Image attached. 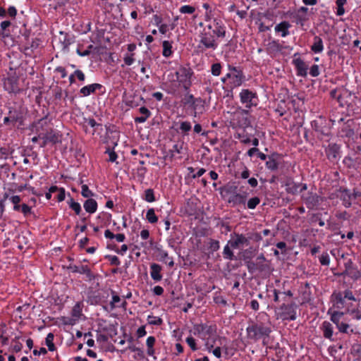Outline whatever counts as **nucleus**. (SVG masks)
<instances>
[{
  "label": "nucleus",
  "mask_w": 361,
  "mask_h": 361,
  "mask_svg": "<svg viewBox=\"0 0 361 361\" xmlns=\"http://www.w3.org/2000/svg\"><path fill=\"white\" fill-rule=\"evenodd\" d=\"M334 307L338 310L345 309L346 312L351 311V303H347L346 300L343 297L342 292L334 293L332 295Z\"/></svg>",
  "instance_id": "11"
},
{
  "label": "nucleus",
  "mask_w": 361,
  "mask_h": 361,
  "mask_svg": "<svg viewBox=\"0 0 361 361\" xmlns=\"http://www.w3.org/2000/svg\"><path fill=\"white\" fill-rule=\"evenodd\" d=\"M225 36L226 27L220 20L215 19L200 32L197 49L201 52L215 51L219 47V39Z\"/></svg>",
  "instance_id": "1"
},
{
  "label": "nucleus",
  "mask_w": 361,
  "mask_h": 361,
  "mask_svg": "<svg viewBox=\"0 0 361 361\" xmlns=\"http://www.w3.org/2000/svg\"><path fill=\"white\" fill-rule=\"evenodd\" d=\"M290 24L288 21H282L275 26L274 30L276 32L279 33L282 37L288 36Z\"/></svg>",
  "instance_id": "24"
},
{
  "label": "nucleus",
  "mask_w": 361,
  "mask_h": 361,
  "mask_svg": "<svg viewBox=\"0 0 361 361\" xmlns=\"http://www.w3.org/2000/svg\"><path fill=\"white\" fill-rule=\"evenodd\" d=\"M280 155L277 153H274L268 156V159L265 163L267 169L271 171H276L279 165Z\"/></svg>",
  "instance_id": "20"
},
{
  "label": "nucleus",
  "mask_w": 361,
  "mask_h": 361,
  "mask_svg": "<svg viewBox=\"0 0 361 361\" xmlns=\"http://www.w3.org/2000/svg\"><path fill=\"white\" fill-rule=\"evenodd\" d=\"M328 314H330L331 321L336 326L341 322V317L344 315V312L339 311H332L331 309L329 310Z\"/></svg>",
  "instance_id": "35"
},
{
  "label": "nucleus",
  "mask_w": 361,
  "mask_h": 361,
  "mask_svg": "<svg viewBox=\"0 0 361 361\" xmlns=\"http://www.w3.org/2000/svg\"><path fill=\"white\" fill-rule=\"evenodd\" d=\"M82 305L81 302H78L75 304L73 306L72 311H71V316L75 317L78 318H81L82 316Z\"/></svg>",
  "instance_id": "36"
},
{
  "label": "nucleus",
  "mask_w": 361,
  "mask_h": 361,
  "mask_svg": "<svg viewBox=\"0 0 361 361\" xmlns=\"http://www.w3.org/2000/svg\"><path fill=\"white\" fill-rule=\"evenodd\" d=\"M147 322L150 325H157L159 326L162 324L163 320L159 317H155L153 315H149L147 317Z\"/></svg>",
  "instance_id": "47"
},
{
  "label": "nucleus",
  "mask_w": 361,
  "mask_h": 361,
  "mask_svg": "<svg viewBox=\"0 0 361 361\" xmlns=\"http://www.w3.org/2000/svg\"><path fill=\"white\" fill-rule=\"evenodd\" d=\"M298 56H299L298 53L294 54L292 63L295 68L297 75L305 78L307 75L308 66L301 58L297 57Z\"/></svg>",
  "instance_id": "12"
},
{
  "label": "nucleus",
  "mask_w": 361,
  "mask_h": 361,
  "mask_svg": "<svg viewBox=\"0 0 361 361\" xmlns=\"http://www.w3.org/2000/svg\"><path fill=\"white\" fill-rule=\"evenodd\" d=\"M209 247L213 250V251H216L219 249L220 247V245H219V242L216 240H212L209 243Z\"/></svg>",
  "instance_id": "64"
},
{
  "label": "nucleus",
  "mask_w": 361,
  "mask_h": 361,
  "mask_svg": "<svg viewBox=\"0 0 361 361\" xmlns=\"http://www.w3.org/2000/svg\"><path fill=\"white\" fill-rule=\"evenodd\" d=\"M343 297L345 299V300H353V301H356V299L353 293V292L350 290H345L343 293Z\"/></svg>",
  "instance_id": "56"
},
{
  "label": "nucleus",
  "mask_w": 361,
  "mask_h": 361,
  "mask_svg": "<svg viewBox=\"0 0 361 361\" xmlns=\"http://www.w3.org/2000/svg\"><path fill=\"white\" fill-rule=\"evenodd\" d=\"M179 12L183 14H192L195 12V8L190 5H183L180 7Z\"/></svg>",
  "instance_id": "46"
},
{
  "label": "nucleus",
  "mask_w": 361,
  "mask_h": 361,
  "mask_svg": "<svg viewBox=\"0 0 361 361\" xmlns=\"http://www.w3.org/2000/svg\"><path fill=\"white\" fill-rule=\"evenodd\" d=\"M319 262L322 265L328 266L330 263L329 255L327 252H324L319 257Z\"/></svg>",
  "instance_id": "53"
},
{
  "label": "nucleus",
  "mask_w": 361,
  "mask_h": 361,
  "mask_svg": "<svg viewBox=\"0 0 361 361\" xmlns=\"http://www.w3.org/2000/svg\"><path fill=\"white\" fill-rule=\"evenodd\" d=\"M283 49H292L289 46H283L279 40H272L267 45V51L271 56H275L279 53L281 52Z\"/></svg>",
  "instance_id": "14"
},
{
  "label": "nucleus",
  "mask_w": 361,
  "mask_h": 361,
  "mask_svg": "<svg viewBox=\"0 0 361 361\" xmlns=\"http://www.w3.org/2000/svg\"><path fill=\"white\" fill-rule=\"evenodd\" d=\"M279 317L282 320L293 321L296 319V306L295 303L283 304L279 307Z\"/></svg>",
  "instance_id": "9"
},
{
  "label": "nucleus",
  "mask_w": 361,
  "mask_h": 361,
  "mask_svg": "<svg viewBox=\"0 0 361 361\" xmlns=\"http://www.w3.org/2000/svg\"><path fill=\"white\" fill-rule=\"evenodd\" d=\"M216 326L207 323L196 324L191 332L204 341L206 349L210 352L216 338Z\"/></svg>",
  "instance_id": "3"
},
{
  "label": "nucleus",
  "mask_w": 361,
  "mask_h": 361,
  "mask_svg": "<svg viewBox=\"0 0 361 361\" xmlns=\"http://www.w3.org/2000/svg\"><path fill=\"white\" fill-rule=\"evenodd\" d=\"M320 73L319 66L312 65L310 70V74L312 77H317Z\"/></svg>",
  "instance_id": "59"
},
{
  "label": "nucleus",
  "mask_w": 361,
  "mask_h": 361,
  "mask_svg": "<svg viewBox=\"0 0 361 361\" xmlns=\"http://www.w3.org/2000/svg\"><path fill=\"white\" fill-rule=\"evenodd\" d=\"M87 265H82L80 267H78L76 265L70 266L69 269H71L72 272L73 273H79L81 274H83L82 269L85 270L87 269Z\"/></svg>",
  "instance_id": "58"
},
{
  "label": "nucleus",
  "mask_w": 361,
  "mask_h": 361,
  "mask_svg": "<svg viewBox=\"0 0 361 361\" xmlns=\"http://www.w3.org/2000/svg\"><path fill=\"white\" fill-rule=\"evenodd\" d=\"M228 69L229 72L226 73V78H228V81L226 86L233 90L243 84L245 77L243 71L236 66L228 65Z\"/></svg>",
  "instance_id": "5"
},
{
  "label": "nucleus",
  "mask_w": 361,
  "mask_h": 361,
  "mask_svg": "<svg viewBox=\"0 0 361 361\" xmlns=\"http://www.w3.org/2000/svg\"><path fill=\"white\" fill-rule=\"evenodd\" d=\"M173 42L169 40H164L162 42V55L165 58H169L172 56L173 51Z\"/></svg>",
  "instance_id": "28"
},
{
  "label": "nucleus",
  "mask_w": 361,
  "mask_h": 361,
  "mask_svg": "<svg viewBox=\"0 0 361 361\" xmlns=\"http://www.w3.org/2000/svg\"><path fill=\"white\" fill-rule=\"evenodd\" d=\"M247 338L257 341L262 339L264 341L269 336L271 329L269 325L263 323L253 322L246 328Z\"/></svg>",
  "instance_id": "4"
},
{
  "label": "nucleus",
  "mask_w": 361,
  "mask_h": 361,
  "mask_svg": "<svg viewBox=\"0 0 361 361\" xmlns=\"http://www.w3.org/2000/svg\"><path fill=\"white\" fill-rule=\"evenodd\" d=\"M9 201L13 204V209L17 212H21L25 217L32 214V208L25 203L20 204L21 197L19 195H12L9 197Z\"/></svg>",
  "instance_id": "8"
},
{
  "label": "nucleus",
  "mask_w": 361,
  "mask_h": 361,
  "mask_svg": "<svg viewBox=\"0 0 361 361\" xmlns=\"http://www.w3.org/2000/svg\"><path fill=\"white\" fill-rule=\"evenodd\" d=\"M257 269L260 272L270 273L271 266L267 262V259L263 254H260L256 259Z\"/></svg>",
  "instance_id": "21"
},
{
  "label": "nucleus",
  "mask_w": 361,
  "mask_h": 361,
  "mask_svg": "<svg viewBox=\"0 0 361 361\" xmlns=\"http://www.w3.org/2000/svg\"><path fill=\"white\" fill-rule=\"evenodd\" d=\"M161 270L162 268L159 264L156 263L150 264V276L154 281H160L162 279Z\"/></svg>",
  "instance_id": "23"
},
{
  "label": "nucleus",
  "mask_w": 361,
  "mask_h": 361,
  "mask_svg": "<svg viewBox=\"0 0 361 361\" xmlns=\"http://www.w3.org/2000/svg\"><path fill=\"white\" fill-rule=\"evenodd\" d=\"M247 200V193L232 192L228 198V202L232 206L245 204Z\"/></svg>",
  "instance_id": "15"
},
{
  "label": "nucleus",
  "mask_w": 361,
  "mask_h": 361,
  "mask_svg": "<svg viewBox=\"0 0 361 361\" xmlns=\"http://www.w3.org/2000/svg\"><path fill=\"white\" fill-rule=\"evenodd\" d=\"M319 329L322 333L323 337L331 341H334V326L328 321H324L319 326Z\"/></svg>",
  "instance_id": "16"
},
{
  "label": "nucleus",
  "mask_w": 361,
  "mask_h": 361,
  "mask_svg": "<svg viewBox=\"0 0 361 361\" xmlns=\"http://www.w3.org/2000/svg\"><path fill=\"white\" fill-rule=\"evenodd\" d=\"M355 197L350 192L349 190H343L341 192V200L345 207H350L352 204V200Z\"/></svg>",
  "instance_id": "32"
},
{
  "label": "nucleus",
  "mask_w": 361,
  "mask_h": 361,
  "mask_svg": "<svg viewBox=\"0 0 361 361\" xmlns=\"http://www.w3.org/2000/svg\"><path fill=\"white\" fill-rule=\"evenodd\" d=\"M235 137L239 139L240 142L243 144H249L251 142V135L245 133L244 130L243 133H238L235 135Z\"/></svg>",
  "instance_id": "38"
},
{
  "label": "nucleus",
  "mask_w": 361,
  "mask_h": 361,
  "mask_svg": "<svg viewBox=\"0 0 361 361\" xmlns=\"http://www.w3.org/2000/svg\"><path fill=\"white\" fill-rule=\"evenodd\" d=\"M108 144V146L106 147L105 153L108 154L109 159L108 161L110 162H114L118 158L116 153L114 152V149L118 145V138L114 137L111 140V143L109 141H105Z\"/></svg>",
  "instance_id": "19"
},
{
  "label": "nucleus",
  "mask_w": 361,
  "mask_h": 361,
  "mask_svg": "<svg viewBox=\"0 0 361 361\" xmlns=\"http://www.w3.org/2000/svg\"><path fill=\"white\" fill-rule=\"evenodd\" d=\"M74 75H75L76 78L81 82H84L85 80V75L84 73L81 70H75L74 71Z\"/></svg>",
  "instance_id": "61"
},
{
  "label": "nucleus",
  "mask_w": 361,
  "mask_h": 361,
  "mask_svg": "<svg viewBox=\"0 0 361 361\" xmlns=\"http://www.w3.org/2000/svg\"><path fill=\"white\" fill-rule=\"evenodd\" d=\"M236 119L238 121V125L239 127L245 130V128L250 127V121L248 117V111L247 110H243L241 113L238 114L236 116Z\"/></svg>",
  "instance_id": "22"
},
{
  "label": "nucleus",
  "mask_w": 361,
  "mask_h": 361,
  "mask_svg": "<svg viewBox=\"0 0 361 361\" xmlns=\"http://www.w3.org/2000/svg\"><path fill=\"white\" fill-rule=\"evenodd\" d=\"M184 103L192 110L194 117L203 114L205 111V102L201 97H195L192 94H188L185 97Z\"/></svg>",
  "instance_id": "6"
},
{
  "label": "nucleus",
  "mask_w": 361,
  "mask_h": 361,
  "mask_svg": "<svg viewBox=\"0 0 361 361\" xmlns=\"http://www.w3.org/2000/svg\"><path fill=\"white\" fill-rule=\"evenodd\" d=\"M140 113L142 114L141 116H138L135 118V122L136 123H145L148 118L151 116L150 111L145 106H142L139 109Z\"/></svg>",
  "instance_id": "29"
},
{
  "label": "nucleus",
  "mask_w": 361,
  "mask_h": 361,
  "mask_svg": "<svg viewBox=\"0 0 361 361\" xmlns=\"http://www.w3.org/2000/svg\"><path fill=\"white\" fill-rule=\"evenodd\" d=\"M228 244L233 249L241 250L250 244V240L243 234L233 233L231 234V239Z\"/></svg>",
  "instance_id": "10"
},
{
  "label": "nucleus",
  "mask_w": 361,
  "mask_h": 361,
  "mask_svg": "<svg viewBox=\"0 0 361 361\" xmlns=\"http://www.w3.org/2000/svg\"><path fill=\"white\" fill-rule=\"evenodd\" d=\"M157 255L161 262H163L169 265V267H172L174 265V262L172 257L169 256V253L166 250H164L161 248L157 249Z\"/></svg>",
  "instance_id": "26"
},
{
  "label": "nucleus",
  "mask_w": 361,
  "mask_h": 361,
  "mask_svg": "<svg viewBox=\"0 0 361 361\" xmlns=\"http://www.w3.org/2000/svg\"><path fill=\"white\" fill-rule=\"evenodd\" d=\"M347 0H336V12L338 16H342L345 13L344 5L346 4Z\"/></svg>",
  "instance_id": "39"
},
{
  "label": "nucleus",
  "mask_w": 361,
  "mask_h": 361,
  "mask_svg": "<svg viewBox=\"0 0 361 361\" xmlns=\"http://www.w3.org/2000/svg\"><path fill=\"white\" fill-rule=\"evenodd\" d=\"M106 258L109 259L111 265L118 266L121 264L118 257L116 255H106Z\"/></svg>",
  "instance_id": "57"
},
{
  "label": "nucleus",
  "mask_w": 361,
  "mask_h": 361,
  "mask_svg": "<svg viewBox=\"0 0 361 361\" xmlns=\"http://www.w3.org/2000/svg\"><path fill=\"white\" fill-rule=\"evenodd\" d=\"M302 198L307 207L309 209H314L318 207L322 201L320 196L312 192H308L307 195H303Z\"/></svg>",
  "instance_id": "13"
},
{
  "label": "nucleus",
  "mask_w": 361,
  "mask_h": 361,
  "mask_svg": "<svg viewBox=\"0 0 361 361\" xmlns=\"http://www.w3.org/2000/svg\"><path fill=\"white\" fill-rule=\"evenodd\" d=\"M307 190V185L296 183L293 180H289L286 183V190L288 193L295 195L298 192Z\"/></svg>",
  "instance_id": "18"
},
{
  "label": "nucleus",
  "mask_w": 361,
  "mask_h": 361,
  "mask_svg": "<svg viewBox=\"0 0 361 361\" xmlns=\"http://www.w3.org/2000/svg\"><path fill=\"white\" fill-rule=\"evenodd\" d=\"M343 348L342 345H340L338 347L336 345H330L327 350L330 356L335 357L336 353H338V350H341Z\"/></svg>",
  "instance_id": "54"
},
{
  "label": "nucleus",
  "mask_w": 361,
  "mask_h": 361,
  "mask_svg": "<svg viewBox=\"0 0 361 361\" xmlns=\"http://www.w3.org/2000/svg\"><path fill=\"white\" fill-rule=\"evenodd\" d=\"M102 87V85L99 83H93L82 87L80 90V94L83 97H87L91 94L94 93L97 90H99Z\"/></svg>",
  "instance_id": "25"
},
{
  "label": "nucleus",
  "mask_w": 361,
  "mask_h": 361,
  "mask_svg": "<svg viewBox=\"0 0 361 361\" xmlns=\"http://www.w3.org/2000/svg\"><path fill=\"white\" fill-rule=\"evenodd\" d=\"M194 74L193 71L189 66H180L176 71V79H173V75H171L172 80L170 88L167 90L169 94H175L179 87H182L185 92L189 91L192 85V77Z\"/></svg>",
  "instance_id": "2"
},
{
  "label": "nucleus",
  "mask_w": 361,
  "mask_h": 361,
  "mask_svg": "<svg viewBox=\"0 0 361 361\" xmlns=\"http://www.w3.org/2000/svg\"><path fill=\"white\" fill-rule=\"evenodd\" d=\"M259 203L260 199L258 197H252L247 201V208L250 209H254Z\"/></svg>",
  "instance_id": "49"
},
{
  "label": "nucleus",
  "mask_w": 361,
  "mask_h": 361,
  "mask_svg": "<svg viewBox=\"0 0 361 361\" xmlns=\"http://www.w3.org/2000/svg\"><path fill=\"white\" fill-rule=\"evenodd\" d=\"M81 195L82 197L86 198H91L94 196V193L92 190H90L87 185H82L81 186Z\"/></svg>",
  "instance_id": "48"
},
{
  "label": "nucleus",
  "mask_w": 361,
  "mask_h": 361,
  "mask_svg": "<svg viewBox=\"0 0 361 361\" xmlns=\"http://www.w3.org/2000/svg\"><path fill=\"white\" fill-rule=\"evenodd\" d=\"M338 329V331L342 334H345L348 335H351L353 334H356V331L350 327V326L343 322H340L338 325L336 326Z\"/></svg>",
  "instance_id": "33"
},
{
  "label": "nucleus",
  "mask_w": 361,
  "mask_h": 361,
  "mask_svg": "<svg viewBox=\"0 0 361 361\" xmlns=\"http://www.w3.org/2000/svg\"><path fill=\"white\" fill-rule=\"evenodd\" d=\"M69 207L73 209L76 214H79L81 212V206L80 203L74 201L73 198H71L70 201L68 202Z\"/></svg>",
  "instance_id": "45"
},
{
  "label": "nucleus",
  "mask_w": 361,
  "mask_h": 361,
  "mask_svg": "<svg viewBox=\"0 0 361 361\" xmlns=\"http://www.w3.org/2000/svg\"><path fill=\"white\" fill-rule=\"evenodd\" d=\"M5 90L9 93H16L19 91L18 78L14 76L8 77L4 82Z\"/></svg>",
  "instance_id": "17"
},
{
  "label": "nucleus",
  "mask_w": 361,
  "mask_h": 361,
  "mask_svg": "<svg viewBox=\"0 0 361 361\" xmlns=\"http://www.w3.org/2000/svg\"><path fill=\"white\" fill-rule=\"evenodd\" d=\"M239 97L241 104L247 109L255 107L259 104V98L257 93L249 89L241 90Z\"/></svg>",
  "instance_id": "7"
},
{
  "label": "nucleus",
  "mask_w": 361,
  "mask_h": 361,
  "mask_svg": "<svg viewBox=\"0 0 361 361\" xmlns=\"http://www.w3.org/2000/svg\"><path fill=\"white\" fill-rule=\"evenodd\" d=\"M348 313H350L351 315H353V318L356 319L357 320H360L361 319V310L358 308L355 309L352 306L351 311L348 312Z\"/></svg>",
  "instance_id": "55"
},
{
  "label": "nucleus",
  "mask_w": 361,
  "mask_h": 361,
  "mask_svg": "<svg viewBox=\"0 0 361 361\" xmlns=\"http://www.w3.org/2000/svg\"><path fill=\"white\" fill-rule=\"evenodd\" d=\"M20 338V336H16L12 341V343H13L12 345V348L13 350L16 353L20 352L22 350L23 345L18 341Z\"/></svg>",
  "instance_id": "44"
},
{
  "label": "nucleus",
  "mask_w": 361,
  "mask_h": 361,
  "mask_svg": "<svg viewBox=\"0 0 361 361\" xmlns=\"http://www.w3.org/2000/svg\"><path fill=\"white\" fill-rule=\"evenodd\" d=\"M311 50L314 54L322 53L324 50V44L322 39L319 36L314 37V42L311 46Z\"/></svg>",
  "instance_id": "30"
},
{
  "label": "nucleus",
  "mask_w": 361,
  "mask_h": 361,
  "mask_svg": "<svg viewBox=\"0 0 361 361\" xmlns=\"http://www.w3.org/2000/svg\"><path fill=\"white\" fill-rule=\"evenodd\" d=\"M185 341L192 351H196L198 349L197 347L196 341L192 336L187 337Z\"/></svg>",
  "instance_id": "52"
},
{
  "label": "nucleus",
  "mask_w": 361,
  "mask_h": 361,
  "mask_svg": "<svg viewBox=\"0 0 361 361\" xmlns=\"http://www.w3.org/2000/svg\"><path fill=\"white\" fill-rule=\"evenodd\" d=\"M54 336L52 333H49L45 338V344L49 351H54L56 350L54 343Z\"/></svg>",
  "instance_id": "40"
},
{
  "label": "nucleus",
  "mask_w": 361,
  "mask_h": 361,
  "mask_svg": "<svg viewBox=\"0 0 361 361\" xmlns=\"http://www.w3.org/2000/svg\"><path fill=\"white\" fill-rule=\"evenodd\" d=\"M111 294H112V299H111V301L110 302L111 310H114L116 307H124L126 306V300H123L122 301V302H121V298H120L119 295H118L114 291H111Z\"/></svg>",
  "instance_id": "27"
},
{
  "label": "nucleus",
  "mask_w": 361,
  "mask_h": 361,
  "mask_svg": "<svg viewBox=\"0 0 361 361\" xmlns=\"http://www.w3.org/2000/svg\"><path fill=\"white\" fill-rule=\"evenodd\" d=\"M156 339L154 336H149L147 338L146 341V345H147V354L149 356L154 357V359H156L155 355V350L154 348V345L155 344Z\"/></svg>",
  "instance_id": "34"
},
{
  "label": "nucleus",
  "mask_w": 361,
  "mask_h": 361,
  "mask_svg": "<svg viewBox=\"0 0 361 361\" xmlns=\"http://www.w3.org/2000/svg\"><path fill=\"white\" fill-rule=\"evenodd\" d=\"M142 199L147 202H154L156 201V198L154 196V192L153 189L148 188L145 190L144 195L142 196Z\"/></svg>",
  "instance_id": "37"
},
{
  "label": "nucleus",
  "mask_w": 361,
  "mask_h": 361,
  "mask_svg": "<svg viewBox=\"0 0 361 361\" xmlns=\"http://www.w3.org/2000/svg\"><path fill=\"white\" fill-rule=\"evenodd\" d=\"M221 66L219 63H216L212 65L211 72L214 76H219L221 74Z\"/></svg>",
  "instance_id": "51"
},
{
  "label": "nucleus",
  "mask_w": 361,
  "mask_h": 361,
  "mask_svg": "<svg viewBox=\"0 0 361 361\" xmlns=\"http://www.w3.org/2000/svg\"><path fill=\"white\" fill-rule=\"evenodd\" d=\"M85 210L90 214H94L97 209V202L92 198L87 199L83 204Z\"/></svg>",
  "instance_id": "31"
},
{
  "label": "nucleus",
  "mask_w": 361,
  "mask_h": 361,
  "mask_svg": "<svg viewBox=\"0 0 361 361\" xmlns=\"http://www.w3.org/2000/svg\"><path fill=\"white\" fill-rule=\"evenodd\" d=\"M159 32L162 35H166L168 31H170L169 26L168 24L162 23L159 27Z\"/></svg>",
  "instance_id": "62"
},
{
  "label": "nucleus",
  "mask_w": 361,
  "mask_h": 361,
  "mask_svg": "<svg viewBox=\"0 0 361 361\" xmlns=\"http://www.w3.org/2000/svg\"><path fill=\"white\" fill-rule=\"evenodd\" d=\"M123 61H124V63L126 65L131 66L135 61V59L133 58V54H126L123 58Z\"/></svg>",
  "instance_id": "60"
},
{
  "label": "nucleus",
  "mask_w": 361,
  "mask_h": 361,
  "mask_svg": "<svg viewBox=\"0 0 361 361\" xmlns=\"http://www.w3.org/2000/svg\"><path fill=\"white\" fill-rule=\"evenodd\" d=\"M179 129L182 133H188L192 129V125L189 121H182L180 123Z\"/></svg>",
  "instance_id": "50"
},
{
  "label": "nucleus",
  "mask_w": 361,
  "mask_h": 361,
  "mask_svg": "<svg viewBox=\"0 0 361 361\" xmlns=\"http://www.w3.org/2000/svg\"><path fill=\"white\" fill-rule=\"evenodd\" d=\"M146 219L150 224H155L158 221V217L155 214V211L153 208H150L147 210L146 214Z\"/></svg>",
  "instance_id": "41"
},
{
  "label": "nucleus",
  "mask_w": 361,
  "mask_h": 361,
  "mask_svg": "<svg viewBox=\"0 0 361 361\" xmlns=\"http://www.w3.org/2000/svg\"><path fill=\"white\" fill-rule=\"evenodd\" d=\"M94 49H96V47H94L93 45L90 44L85 50H82L80 47H78L76 50V53L80 56H87L91 54L92 50H94Z\"/></svg>",
  "instance_id": "43"
},
{
  "label": "nucleus",
  "mask_w": 361,
  "mask_h": 361,
  "mask_svg": "<svg viewBox=\"0 0 361 361\" xmlns=\"http://www.w3.org/2000/svg\"><path fill=\"white\" fill-rule=\"evenodd\" d=\"M66 197V191L63 188H60L59 190V194L57 195V200L59 202H62L65 200Z\"/></svg>",
  "instance_id": "63"
},
{
  "label": "nucleus",
  "mask_w": 361,
  "mask_h": 361,
  "mask_svg": "<svg viewBox=\"0 0 361 361\" xmlns=\"http://www.w3.org/2000/svg\"><path fill=\"white\" fill-rule=\"evenodd\" d=\"M233 249L231 245L227 243L226 245L224 247L223 255L225 259L228 260H233L234 259V255L232 251Z\"/></svg>",
  "instance_id": "42"
}]
</instances>
